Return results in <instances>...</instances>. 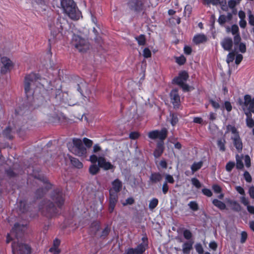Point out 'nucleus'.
Masks as SVG:
<instances>
[{
  "instance_id": "nucleus-29",
  "label": "nucleus",
  "mask_w": 254,
  "mask_h": 254,
  "mask_svg": "<svg viewBox=\"0 0 254 254\" xmlns=\"http://www.w3.org/2000/svg\"><path fill=\"white\" fill-rule=\"evenodd\" d=\"M242 0H229L228 1V6L232 9L235 8V7L238 4H239Z\"/></svg>"
},
{
  "instance_id": "nucleus-15",
  "label": "nucleus",
  "mask_w": 254,
  "mask_h": 254,
  "mask_svg": "<svg viewBox=\"0 0 254 254\" xmlns=\"http://www.w3.org/2000/svg\"><path fill=\"white\" fill-rule=\"evenodd\" d=\"M221 45L226 51H230L233 46V41L230 38H226L221 42Z\"/></svg>"
},
{
  "instance_id": "nucleus-23",
  "label": "nucleus",
  "mask_w": 254,
  "mask_h": 254,
  "mask_svg": "<svg viewBox=\"0 0 254 254\" xmlns=\"http://www.w3.org/2000/svg\"><path fill=\"white\" fill-rule=\"evenodd\" d=\"M87 87V85L85 82H81L79 84H78L77 90L81 93V94L83 95L84 92H85L86 93L88 92Z\"/></svg>"
},
{
  "instance_id": "nucleus-55",
  "label": "nucleus",
  "mask_w": 254,
  "mask_h": 254,
  "mask_svg": "<svg viewBox=\"0 0 254 254\" xmlns=\"http://www.w3.org/2000/svg\"><path fill=\"white\" fill-rule=\"evenodd\" d=\"M134 200L132 197H129L126 200L125 202L123 203V204L124 206L127 205V204L131 205V204H133L134 203Z\"/></svg>"
},
{
  "instance_id": "nucleus-13",
  "label": "nucleus",
  "mask_w": 254,
  "mask_h": 254,
  "mask_svg": "<svg viewBox=\"0 0 254 254\" xmlns=\"http://www.w3.org/2000/svg\"><path fill=\"white\" fill-rule=\"evenodd\" d=\"M1 63L2 66H1V72L4 73L9 71L13 66L12 62L6 57H3L1 58Z\"/></svg>"
},
{
  "instance_id": "nucleus-5",
  "label": "nucleus",
  "mask_w": 254,
  "mask_h": 254,
  "mask_svg": "<svg viewBox=\"0 0 254 254\" xmlns=\"http://www.w3.org/2000/svg\"><path fill=\"white\" fill-rule=\"evenodd\" d=\"M61 4L65 13L72 19L77 20L80 16V12L76 7L73 0H61Z\"/></svg>"
},
{
  "instance_id": "nucleus-26",
  "label": "nucleus",
  "mask_w": 254,
  "mask_h": 254,
  "mask_svg": "<svg viewBox=\"0 0 254 254\" xmlns=\"http://www.w3.org/2000/svg\"><path fill=\"white\" fill-rule=\"evenodd\" d=\"M226 140L224 138H220L217 140V146L220 151L224 152L226 150L225 148Z\"/></svg>"
},
{
  "instance_id": "nucleus-44",
  "label": "nucleus",
  "mask_w": 254,
  "mask_h": 254,
  "mask_svg": "<svg viewBox=\"0 0 254 254\" xmlns=\"http://www.w3.org/2000/svg\"><path fill=\"white\" fill-rule=\"evenodd\" d=\"M228 20L226 19V16L225 15H220L218 22L221 25H224Z\"/></svg>"
},
{
  "instance_id": "nucleus-54",
  "label": "nucleus",
  "mask_w": 254,
  "mask_h": 254,
  "mask_svg": "<svg viewBox=\"0 0 254 254\" xmlns=\"http://www.w3.org/2000/svg\"><path fill=\"white\" fill-rule=\"evenodd\" d=\"M195 249L199 254H202L203 252V248L200 244H197L195 245Z\"/></svg>"
},
{
  "instance_id": "nucleus-33",
  "label": "nucleus",
  "mask_w": 254,
  "mask_h": 254,
  "mask_svg": "<svg viewBox=\"0 0 254 254\" xmlns=\"http://www.w3.org/2000/svg\"><path fill=\"white\" fill-rule=\"evenodd\" d=\"M100 170L99 166L96 164L92 165L89 168V172L92 175L96 174Z\"/></svg>"
},
{
  "instance_id": "nucleus-50",
  "label": "nucleus",
  "mask_w": 254,
  "mask_h": 254,
  "mask_svg": "<svg viewBox=\"0 0 254 254\" xmlns=\"http://www.w3.org/2000/svg\"><path fill=\"white\" fill-rule=\"evenodd\" d=\"M244 177L246 181L248 183H251L252 179L250 174L248 171H245L244 174Z\"/></svg>"
},
{
  "instance_id": "nucleus-25",
  "label": "nucleus",
  "mask_w": 254,
  "mask_h": 254,
  "mask_svg": "<svg viewBox=\"0 0 254 254\" xmlns=\"http://www.w3.org/2000/svg\"><path fill=\"white\" fill-rule=\"evenodd\" d=\"M212 203L216 207H218V208H219L221 210H224L226 208L225 204L224 202H223L217 199H213L212 201Z\"/></svg>"
},
{
  "instance_id": "nucleus-12",
  "label": "nucleus",
  "mask_w": 254,
  "mask_h": 254,
  "mask_svg": "<svg viewBox=\"0 0 254 254\" xmlns=\"http://www.w3.org/2000/svg\"><path fill=\"white\" fill-rule=\"evenodd\" d=\"M98 165L104 170H109L114 168V166L110 162L107 161L104 157H99Z\"/></svg>"
},
{
  "instance_id": "nucleus-59",
  "label": "nucleus",
  "mask_w": 254,
  "mask_h": 254,
  "mask_svg": "<svg viewBox=\"0 0 254 254\" xmlns=\"http://www.w3.org/2000/svg\"><path fill=\"white\" fill-rule=\"evenodd\" d=\"M169 190V186L166 183V182H164L162 186V191L164 194H166Z\"/></svg>"
},
{
  "instance_id": "nucleus-58",
  "label": "nucleus",
  "mask_w": 254,
  "mask_h": 254,
  "mask_svg": "<svg viewBox=\"0 0 254 254\" xmlns=\"http://www.w3.org/2000/svg\"><path fill=\"white\" fill-rule=\"evenodd\" d=\"M243 56L241 54H238L236 56L235 59V63L237 64H239L243 60Z\"/></svg>"
},
{
  "instance_id": "nucleus-36",
  "label": "nucleus",
  "mask_w": 254,
  "mask_h": 254,
  "mask_svg": "<svg viewBox=\"0 0 254 254\" xmlns=\"http://www.w3.org/2000/svg\"><path fill=\"white\" fill-rule=\"evenodd\" d=\"M210 4L214 5L220 4L222 6H225L226 4V0H210Z\"/></svg>"
},
{
  "instance_id": "nucleus-49",
  "label": "nucleus",
  "mask_w": 254,
  "mask_h": 254,
  "mask_svg": "<svg viewBox=\"0 0 254 254\" xmlns=\"http://www.w3.org/2000/svg\"><path fill=\"white\" fill-rule=\"evenodd\" d=\"M175 182V180L172 177V176L167 174L165 176V182L167 184V183H170V184H173Z\"/></svg>"
},
{
  "instance_id": "nucleus-52",
  "label": "nucleus",
  "mask_w": 254,
  "mask_h": 254,
  "mask_svg": "<svg viewBox=\"0 0 254 254\" xmlns=\"http://www.w3.org/2000/svg\"><path fill=\"white\" fill-rule=\"evenodd\" d=\"M202 192L203 193V194H204L205 195H206L208 197H210L212 195V191H211L210 190L208 189H202Z\"/></svg>"
},
{
  "instance_id": "nucleus-37",
  "label": "nucleus",
  "mask_w": 254,
  "mask_h": 254,
  "mask_svg": "<svg viewBox=\"0 0 254 254\" xmlns=\"http://www.w3.org/2000/svg\"><path fill=\"white\" fill-rule=\"evenodd\" d=\"M50 27L51 31V34L53 35V38H56L61 31L60 28L59 27L55 28L53 26H50Z\"/></svg>"
},
{
  "instance_id": "nucleus-61",
  "label": "nucleus",
  "mask_w": 254,
  "mask_h": 254,
  "mask_svg": "<svg viewBox=\"0 0 254 254\" xmlns=\"http://www.w3.org/2000/svg\"><path fill=\"white\" fill-rule=\"evenodd\" d=\"M249 195L252 199H254V186H251L249 189Z\"/></svg>"
},
{
  "instance_id": "nucleus-31",
  "label": "nucleus",
  "mask_w": 254,
  "mask_h": 254,
  "mask_svg": "<svg viewBox=\"0 0 254 254\" xmlns=\"http://www.w3.org/2000/svg\"><path fill=\"white\" fill-rule=\"evenodd\" d=\"M70 162L73 166L77 168H81L83 166L82 163L80 162L78 159L75 158H70Z\"/></svg>"
},
{
  "instance_id": "nucleus-16",
  "label": "nucleus",
  "mask_w": 254,
  "mask_h": 254,
  "mask_svg": "<svg viewBox=\"0 0 254 254\" xmlns=\"http://www.w3.org/2000/svg\"><path fill=\"white\" fill-rule=\"evenodd\" d=\"M234 146L236 149L239 151H242L243 149V143L240 135H237L236 137H231Z\"/></svg>"
},
{
  "instance_id": "nucleus-6",
  "label": "nucleus",
  "mask_w": 254,
  "mask_h": 254,
  "mask_svg": "<svg viewBox=\"0 0 254 254\" xmlns=\"http://www.w3.org/2000/svg\"><path fill=\"white\" fill-rule=\"evenodd\" d=\"M71 43L79 52H85L89 49L90 45L88 41L78 35L73 36Z\"/></svg>"
},
{
  "instance_id": "nucleus-18",
  "label": "nucleus",
  "mask_w": 254,
  "mask_h": 254,
  "mask_svg": "<svg viewBox=\"0 0 254 254\" xmlns=\"http://www.w3.org/2000/svg\"><path fill=\"white\" fill-rule=\"evenodd\" d=\"M162 178V175L159 173H154L151 174L149 179L152 184H156L160 182Z\"/></svg>"
},
{
  "instance_id": "nucleus-10",
  "label": "nucleus",
  "mask_w": 254,
  "mask_h": 254,
  "mask_svg": "<svg viewBox=\"0 0 254 254\" xmlns=\"http://www.w3.org/2000/svg\"><path fill=\"white\" fill-rule=\"evenodd\" d=\"M144 2L142 0H130L127 3L129 10L139 12L143 9Z\"/></svg>"
},
{
  "instance_id": "nucleus-14",
  "label": "nucleus",
  "mask_w": 254,
  "mask_h": 254,
  "mask_svg": "<svg viewBox=\"0 0 254 254\" xmlns=\"http://www.w3.org/2000/svg\"><path fill=\"white\" fill-rule=\"evenodd\" d=\"M118 194L113 193L112 190H110V199H109V211L110 213L113 212L115 207L118 201Z\"/></svg>"
},
{
  "instance_id": "nucleus-30",
  "label": "nucleus",
  "mask_w": 254,
  "mask_h": 254,
  "mask_svg": "<svg viewBox=\"0 0 254 254\" xmlns=\"http://www.w3.org/2000/svg\"><path fill=\"white\" fill-rule=\"evenodd\" d=\"M245 114L247 116V118L246 121L247 126L250 128L253 127H254V121L251 117H249L250 114H249V113L245 112Z\"/></svg>"
},
{
  "instance_id": "nucleus-41",
  "label": "nucleus",
  "mask_w": 254,
  "mask_h": 254,
  "mask_svg": "<svg viewBox=\"0 0 254 254\" xmlns=\"http://www.w3.org/2000/svg\"><path fill=\"white\" fill-rule=\"evenodd\" d=\"M191 182L192 184L197 189H199L201 187V184L197 179L195 178H192Z\"/></svg>"
},
{
  "instance_id": "nucleus-45",
  "label": "nucleus",
  "mask_w": 254,
  "mask_h": 254,
  "mask_svg": "<svg viewBox=\"0 0 254 254\" xmlns=\"http://www.w3.org/2000/svg\"><path fill=\"white\" fill-rule=\"evenodd\" d=\"M183 235L185 238L187 240H190L192 237V234L189 230H185L183 232Z\"/></svg>"
},
{
  "instance_id": "nucleus-40",
  "label": "nucleus",
  "mask_w": 254,
  "mask_h": 254,
  "mask_svg": "<svg viewBox=\"0 0 254 254\" xmlns=\"http://www.w3.org/2000/svg\"><path fill=\"white\" fill-rule=\"evenodd\" d=\"M235 166V163L234 162L229 161L227 163L226 165V170L228 172H230L234 168Z\"/></svg>"
},
{
  "instance_id": "nucleus-56",
  "label": "nucleus",
  "mask_w": 254,
  "mask_h": 254,
  "mask_svg": "<svg viewBox=\"0 0 254 254\" xmlns=\"http://www.w3.org/2000/svg\"><path fill=\"white\" fill-rule=\"evenodd\" d=\"M224 107L228 112H230L232 110V106L230 102L229 101L225 102Z\"/></svg>"
},
{
  "instance_id": "nucleus-34",
  "label": "nucleus",
  "mask_w": 254,
  "mask_h": 254,
  "mask_svg": "<svg viewBox=\"0 0 254 254\" xmlns=\"http://www.w3.org/2000/svg\"><path fill=\"white\" fill-rule=\"evenodd\" d=\"M227 31L228 32L230 31V28L229 27L227 28ZM231 32L233 35L239 34V27L237 25H233L231 28Z\"/></svg>"
},
{
  "instance_id": "nucleus-19",
  "label": "nucleus",
  "mask_w": 254,
  "mask_h": 254,
  "mask_svg": "<svg viewBox=\"0 0 254 254\" xmlns=\"http://www.w3.org/2000/svg\"><path fill=\"white\" fill-rule=\"evenodd\" d=\"M229 132H231V133L233 134L232 137H236L237 135H239V132L236 127L231 125H228L227 126L225 134Z\"/></svg>"
},
{
  "instance_id": "nucleus-53",
  "label": "nucleus",
  "mask_w": 254,
  "mask_h": 254,
  "mask_svg": "<svg viewBox=\"0 0 254 254\" xmlns=\"http://www.w3.org/2000/svg\"><path fill=\"white\" fill-rule=\"evenodd\" d=\"M46 190H47V189H38L36 192V194L37 196V197H41L46 192Z\"/></svg>"
},
{
  "instance_id": "nucleus-24",
  "label": "nucleus",
  "mask_w": 254,
  "mask_h": 254,
  "mask_svg": "<svg viewBox=\"0 0 254 254\" xmlns=\"http://www.w3.org/2000/svg\"><path fill=\"white\" fill-rule=\"evenodd\" d=\"M100 227L99 223L98 222H94L91 225L90 231L91 235H95L99 230Z\"/></svg>"
},
{
  "instance_id": "nucleus-42",
  "label": "nucleus",
  "mask_w": 254,
  "mask_h": 254,
  "mask_svg": "<svg viewBox=\"0 0 254 254\" xmlns=\"http://www.w3.org/2000/svg\"><path fill=\"white\" fill-rule=\"evenodd\" d=\"M186 61V59L184 56H181L176 58V62L180 65L184 64Z\"/></svg>"
},
{
  "instance_id": "nucleus-38",
  "label": "nucleus",
  "mask_w": 254,
  "mask_h": 254,
  "mask_svg": "<svg viewBox=\"0 0 254 254\" xmlns=\"http://www.w3.org/2000/svg\"><path fill=\"white\" fill-rule=\"evenodd\" d=\"M236 167L238 169H242L244 167V165L241 158L238 155L236 156Z\"/></svg>"
},
{
  "instance_id": "nucleus-8",
  "label": "nucleus",
  "mask_w": 254,
  "mask_h": 254,
  "mask_svg": "<svg viewBox=\"0 0 254 254\" xmlns=\"http://www.w3.org/2000/svg\"><path fill=\"white\" fill-rule=\"evenodd\" d=\"M189 75L188 73L185 71H183L179 73L178 76L173 79V81L176 84L181 87L184 91H188L189 90L190 87L185 83Z\"/></svg>"
},
{
  "instance_id": "nucleus-64",
  "label": "nucleus",
  "mask_w": 254,
  "mask_h": 254,
  "mask_svg": "<svg viewBox=\"0 0 254 254\" xmlns=\"http://www.w3.org/2000/svg\"><path fill=\"white\" fill-rule=\"evenodd\" d=\"M249 22L250 25L254 26V16L252 14L249 15Z\"/></svg>"
},
{
  "instance_id": "nucleus-11",
  "label": "nucleus",
  "mask_w": 254,
  "mask_h": 254,
  "mask_svg": "<svg viewBox=\"0 0 254 254\" xmlns=\"http://www.w3.org/2000/svg\"><path fill=\"white\" fill-rule=\"evenodd\" d=\"M170 98L174 108H178L180 104V96L177 89H173L170 92Z\"/></svg>"
},
{
  "instance_id": "nucleus-20",
  "label": "nucleus",
  "mask_w": 254,
  "mask_h": 254,
  "mask_svg": "<svg viewBox=\"0 0 254 254\" xmlns=\"http://www.w3.org/2000/svg\"><path fill=\"white\" fill-rule=\"evenodd\" d=\"M193 242H185L182 246V251L184 254H189L190 250L192 249Z\"/></svg>"
},
{
  "instance_id": "nucleus-39",
  "label": "nucleus",
  "mask_w": 254,
  "mask_h": 254,
  "mask_svg": "<svg viewBox=\"0 0 254 254\" xmlns=\"http://www.w3.org/2000/svg\"><path fill=\"white\" fill-rule=\"evenodd\" d=\"M189 207L193 211H197L198 209V205L195 201H191L188 204Z\"/></svg>"
},
{
  "instance_id": "nucleus-46",
  "label": "nucleus",
  "mask_w": 254,
  "mask_h": 254,
  "mask_svg": "<svg viewBox=\"0 0 254 254\" xmlns=\"http://www.w3.org/2000/svg\"><path fill=\"white\" fill-rule=\"evenodd\" d=\"M234 59H235L234 53V52L229 53L227 56V60H226L227 63L228 64H229L230 63L233 62Z\"/></svg>"
},
{
  "instance_id": "nucleus-62",
  "label": "nucleus",
  "mask_w": 254,
  "mask_h": 254,
  "mask_svg": "<svg viewBox=\"0 0 254 254\" xmlns=\"http://www.w3.org/2000/svg\"><path fill=\"white\" fill-rule=\"evenodd\" d=\"M49 251L54 254H59L60 253V251L58 248L52 247L50 249Z\"/></svg>"
},
{
  "instance_id": "nucleus-27",
  "label": "nucleus",
  "mask_w": 254,
  "mask_h": 254,
  "mask_svg": "<svg viewBox=\"0 0 254 254\" xmlns=\"http://www.w3.org/2000/svg\"><path fill=\"white\" fill-rule=\"evenodd\" d=\"M202 161H199L198 162H194L191 166V170L192 173L197 171L198 170L200 169L202 166Z\"/></svg>"
},
{
  "instance_id": "nucleus-60",
  "label": "nucleus",
  "mask_w": 254,
  "mask_h": 254,
  "mask_svg": "<svg viewBox=\"0 0 254 254\" xmlns=\"http://www.w3.org/2000/svg\"><path fill=\"white\" fill-rule=\"evenodd\" d=\"M212 189L216 193H220L221 191V188L218 185H214L212 186Z\"/></svg>"
},
{
  "instance_id": "nucleus-7",
  "label": "nucleus",
  "mask_w": 254,
  "mask_h": 254,
  "mask_svg": "<svg viewBox=\"0 0 254 254\" xmlns=\"http://www.w3.org/2000/svg\"><path fill=\"white\" fill-rule=\"evenodd\" d=\"M73 146L70 150L71 152L78 156H82L86 153V149L84 147L82 141L80 139H73Z\"/></svg>"
},
{
  "instance_id": "nucleus-48",
  "label": "nucleus",
  "mask_w": 254,
  "mask_h": 254,
  "mask_svg": "<svg viewBox=\"0 0 254 254\" xmlns=\"http://www.w3.org/2000/svg\"><path fill=\"white\" fill-rule=\"evenodd\" d=\"M83 142L84 143L86 146L88 148L90 147L93 144L92 141L86 137H84L83 139Z\"/></svg>"
},
{
  "instance_id": "nucleus-35",
  "label": "nucleus",
  "mask_w": 254,
  "mask_h": 254,
  "mask_svg": "<svg viewBox=\"0 0 254 254\" xmlns=\"http://www.w3.org/2000/svg\"><path fill=\"white\" fill-rule=\"evenodd\" d=\"M158 204V200L156 198L152 199L149 203V208L150 210L154 209Z\"/></svg>"
},
{
  "instance_id": "nucleus-17",
  "label": "nucleus",
  "mask_w": 254,
  "mask_h": 254,
  "mask_svg": "<svg viewBox=\"0 0 254 254\" xmlns=\"http://www.w3.org/2000/svg\"><path fill=\"white\" fill-rule=\"evenodd\" d=\"M122 187V183L119 179H116L112 183V188L110 190H112L113 193H118L121 190Z\"/></svg>"
},
{
  "instance_id": "nucleus-57",
  "label": "nucleus",
  "mask_w": 254,
  "mask_h": 254,
  "mask_svg": "<svg viewBox=\"0 0 254 254\" xmlns=\"http://www.w3.org/2000/svg\"><path fill=\"white\" fill-rule=\"evenodd\" d=\"M246 166L249 167L251 166V159L249 155H246L244 157Z\"/></svg>"
},
{
  "instance_id": "nucleus-4",
  "label": "nucleus",
  "mask_w": 254,
  "mask_h": 254,
  "mask_svg": "<svg viewBox=\"0 0 254 254\" xmlns=\"http://www.w3.org/2000/svg\"><path fill=\"white\" fill-rule=\"evenodd\" d=\"M167 136V130L165 128H162L161 130H154L150 131L148 133V136L151 139H159L160 141L157 144V147L154 152V156L155 158L160 157L163 152L164 147L163 140Z\"/></svg>"
},
{
  "instance_id": "nucleus-32",
  "label": "nucleus",
  "mask_w": 254,
  "mask_h": 254,
  "mask_svg": "<svg viewBox=\"0 0 254 254\" xmlns=\"http://www.w3.org/2000/svg\"><path fill=\"white\" fill-rule=\"evenodd\" d=\"M135 39L139 45L143 46L145 44L146 39L144 35H140L139 36L135 37Z\"/></svg>"
},
{
  "instance_id": "nucleus-21",
  "label": "nucleus",
  "mask_w": 254,
  "mask_h": 254,
  "mask_svg": "<svg viewBox=\"0 0 254 254\" xmlns=\"http://www.w3.org/2000/svg\"><path fill=\"white\" fill-rule=\"evenodd\" d=\"M142 240L143 241V243L140 244L138 245L136 248H135L136 250V254H142L146 250V248L147 246V243H145V240H147V239L145 238H143Z\"/></svg>"
},
{
  "instance_id": "nucleus-2",
  "label": "nucleus",
  "mask_w": 254,
  "mask_h": 254,
  "mask_svg": "<svg viewBox=\"0 0 254 254\" xmlns=\"http://www.w3.org/2000/svg\"><path fill=\"white\" fill-rule=\"evenodd\" d=\"M25 228V225L15 223L12 229L10 234H8L6 239L7 243H9L12 238L11 235L14 236L16 239L14 240L12 244V251L13 254H31V247L27 244L19 241V238L22 235V232Z\"/></svg>"
},
{
  "instance_id": "nucleus-9",
  "label": "nucleus",
  "mask_w": 254,
  "mask_h": 254,
  "mask_svg": "<svg viewBox=\"0 0 254 254\" xmlns=\"http://www.w3.org/2000/svg\"><path fill=\"white\" fill-rule=\"evenodd\" d=\"M244 100L242 105L243 110L251 116L250 112L254 113V98L252 99L251 96L246 95L244 97Z\"/></svg>"
},
{
  "instance_id": "nucleus-22",
  "label": "nucleus",
  "mask_w": 254,
  "mask_h": 254,
  "mask_svg": "<svg viewBox=\"0 0 254 254\" xmlns=\"http://www.w3.org/2000/svg\"><path fill=\"white\" fill-rule=\"evenodd\" d=\"M207 39L204 34H198L195 35L193 39V42L196 44H199L205 42Z\"/></svg>"
},
{
  "instance_id": "nucleus-28",
  "label": "nucleus",
  "mask_w": 254,
  "mask_h": 254,
  "mask_svg": "<svg viewBox=\"0 0 254 254\" xmlns=\"http://www.w3.org/2000/svg\"><path fill=\"white\" fill-rule=\"evenodd\" d=\"M18 206L20 212L24 213L27 211V204L24 200H20L18 202Z\"/></svg>"
},
{
  "instance_id": "nucleus-47",
  "label": "nucleus",
  "mask_w": 254,
  "mask_h": 254,
  "mask_svg": "<svg viewBox=\"0 0 254 254\" xmlns=\"http://www.w3.org/2000/svg\"><path fill=\"white\" fill-rule=\"evenodd\" d=\"M143 56L145 58H148L151 56V51L148 48H145L143 50Z\"/></svg>"
},
{
  "instance_id": "nucleus-43",
  "label": "nucleus",
  "mask_w": 254,
  "mask_h": 254,
  "mask_svg": "<svg viewBox=\"0 0 254 254\" xmlns=\"http://www.w3.org/2000/svg\"><path fill=\"white\" fill-rule=\"evenodd\" d=\"M170 116L171 117V124L174 126L178 122V117L175 114H171Z\"/></svg>"
},
{
  "instance_id": "nucleus-3",
  "label": "nucleus",
  "mask_w": 254,
  "mask_h": 254,
  "mask_svg": "<svg viewBox=\"0 0 254 254\" xmlns=\"http://www.w3.org/2000/svg\"><path fill=\"white\" fill-rule=\"evenodd\" d=\"M51 198L56 204V207L53 202L44 200L39 206V210L42 214L47 217H52L58 213V209L61 208L64 204V199L62 191L60 189L54 190L51 195Z\"/></svg>"
},
{
  "instance_id": "nucleus-1",
  "label": "nucleus",
  "mask_w": 254,
  "mask_h": 254,
  "mask_svg": "<svg viewBox=\"0 0 254 254\" xmlns=\"http://www.w3.org/2000/svg\"><path fill=\"white\" fill-rule=\"evenodd\" d=\"M46 83L47 84L48 82L45 79L40 78L38 74L31 73L26 75L25 77L24 90L27 97L28 98L29 96L33 95L36 88L41 87L46 88L48 91H52L53 93L55 94L56 97L60 95L62 92L61 85L58 86V88L54 89L53 88L47 87Z\"/></svg>"
},
{
  "instance_id": "nucleus-51",
  "label": "nucleus",
  "mask_w": 254,
  "mask_h": 254,
  "mask_svg": "<svg viewBox=\"0 0 254 254\" xmlns=\"http://www.w3.org/2000/svg\"><path fill=\"white\" fill-rule=\"evenodd\" d=\"M248 237L247 233L245 231L242 232L241 234V243H244Z\"/></svg>"
},
{
  "instance_id": "nucleus-63",
  "label": "nucleus",
  "mask_w": 254,
  "mask_h": 254,
  "mask_svg": "<svg viewBox=\"0 0 254 254\" xmlns=\"http://www.w3.org/2000/svg\"><path fill=\"white\" fill-rule=\"evenodd\" d=\"M126 254H136V250L135 248H129L126 251Z\"/></svg>"
}]
</instances>
